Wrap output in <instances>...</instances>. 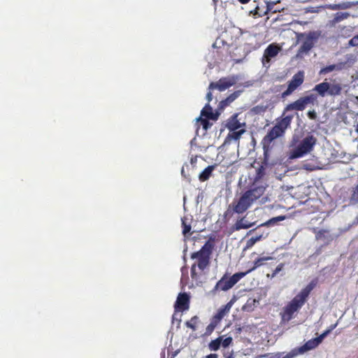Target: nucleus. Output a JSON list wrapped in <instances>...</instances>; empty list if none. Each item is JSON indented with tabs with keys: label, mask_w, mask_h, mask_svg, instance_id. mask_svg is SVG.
<instances>
[{
	"label": "nucleus",
	"mask_w": 358,
	"mask_h": 358,
	"mask_svg": "<svg viewBox=\"0 0 358 358\" xmlns=\"http://www.w3.org/2000/svg\"><path fill=\"white\" fill-rule=\"evenodd\" d=\"M317 94H310L300 97L285 107L282 115L276 118L275 125L268 131L262 141L265 152L271 148V144L275 139L282 137L286 130L290 128L294 115L287 113L292 110L303 111L308 104L314 105L317 102Z\"/></svg>",
	"instance_id": "1"
},
{
	"label": "nucleus",
	"mask_w": 358,
	"mask_h": 358,
	"mask_svg": "<svg viewBox=\"0 0 358 358\" xmlns=\"http://www.w3.org/2000/svg\"><path fill=\"white\" fill-rule=\"evenodd\" d=\"M315 285L316 282L311 281L282 308L280 313L281 324L288 323L295 317V315L308 301V296Z\"/></svg>",
	"instance_id": "2"
},
{
	"label": "nucleus",
	"mask_w": 358,
	"mask_h": 358,
	"mask_svg": "<svg viewBox=\"0 0 358 358\" xmlns=\"http://www.w3.org/2000/svg\"><path fill=\"white\" fill-rule=\"evenodd\" d=\"M216 238L217 236L215 234H210L208 241L201 248L191 255L192 259H196L197 260V262L193 264L191 267L190 273L192 279L197 278L196 266H198L201 271H203L209 265L210 257L215 246Z\"/></svg>",
	"instance_id": "3"
},
{
	"label": "nucleus",
	"mask_w": 358,
	"mask_h": 358,
	"mask_svg": "<svg viewBox=\"0 0 358 358\" xmlns=\"http://www.w3.org/2000/svg\"><path fill=\"white\" fill-rule=\"evenodd\" d=\"M317 143V138L313 135L305 137L300 143L289 152V159L301 158L310 152Z\"/></svg>",
	"instance_id": "4"
},
{
	"label": "nucleus",
	"mask_w": 358,
	"mask_h": 358,
	"mask_svg": "<svg viewBox=\"0 0 358 358\" xmlns=\"http://www.w3.org/2000/svg\"><path fill=\"white\" fill-rule=\"evenodd\" d=\"M336 324H333L330 327L329 329L324 331L322 334H320L318 337L315 338H312L308 341L304 345L302 346L293 349L291 352L288 353L289 355H293V358L298 355L303 354L307 351L315 349L323 341V339L329 334L330 332L336 327Z\"/></svg>",
	"instance_id": "5"
},
{
	"label": "nucleus",
	"mask_w": 358,
	"mask_h": 358,
	"mask_svg": "<svg viewBox=\"0 0 358 358\" xmlns=\"http://www.w3.org/2000/svg\"><path fill=\"white\" fill-rule=\"evenodd\" d=\"M245 275L246 273L243 272L236 273L230 277L226 273L217 281L211 292L215 294L218 291H227Z\"/></svg>",
	"instance_id": "6"
},
{
	"label": "nucleus",
	"mask_w": 358,
	"mask_h": 358,
	"mask_svg": "<svg viewBox=\"0 0 358 358\" xmlns=\"http://www.w3.org/2000/svg\"><path fill=\"white\" fill-rule=\"evenodd\" d=\"M342 87L340 84H331L328 82H322L316 85L313 91L316 92L320 96L324 97L327 95L337 96L341 92Z\"/></svg>",
	"instance_id": "7"
},
{
	"label": "nucleus",
	"mask_w": 358,
	"mask_h": 358,
	"mask_svg": "<svg viewBox=\"0 0 358 358\" xmlns=\"http://www.w3.org/2000/svg\"><path fill=\"white\" fill-rule=\"evenodd\" d=\"M304 81V74L303 71H299L295 73L292 79L288 81L287 88L281 94V97L285 99L291 95L297 88H299Z\"/></svg>",
	"instance_id": "8"
},
{
	"label": "nucleus",
	"mask_w": 358,
	"mask_h": 358,
	"mask_svg": "<svg viewBox=\"0 0 358 358\" xmlns=\"http://www.w3.org/2000/svg\"><path fill=\"white\" fill-rule=\"evenodd\" d=\"M236 83L234 77H223L217 82H211L208 86V90H218L220 92L224 91Z\"/></svg>",
	"instance_id": "9"
},
{
	"label": "nucleus",
	"mask_w": 358,
	"mask_h": 358,
	"mask_svg": "<svg viewBox=\"0 0 358 358\" xmlns=\"http://www.w3.org/2000/svg\"><path fill=\"white\" fill-rule=\"evenodd\" d=\"M266 187V185L252 183L250 187L245 192L248 194L250 201L254 203L262 196H263Z\"/></svg>",
	"instance_id": "10"
},
{
	"label": "nucleus",
	"mask_w": 358,
	"mask_h": 358,
	"mask_svg": "<svg viewBox=\"0 0 358 358\" xmlns=\"http://www.w3.org/2000/svg\"><path fill=\"white\" fill-rule=\"evenodd\" d=\"M280 50L281 47L275 43L268 45L265 49L262 57V62L263 65L265 66L266 64H269L271 59L276 57Z\"/></svg>",
	"instance_id": "11"
},
{
	"label": "nucleus",
	"mask_w": 358,
	"mask_h": 358,
	"mask_svg": "<svg viewBox=\"0 0 358 358\" xmlns=\"http://www.w3.org/2000/svg\"><path fill=\"white\" fill-rule=\"evenodd\" d=\"M253 203L250 201L248 194L244 192L234 205V210L237 213H243L246 211Z\"/></svg>",
	"instance_id": "12"
},
{
	"label": "nucleus",
	"mask_w": 358,
	"mask_h": 358,
	"mask_svg": "<svg viewBox=\"0 0 358 358\" xmlns=\"http://www.w3.org/2000/svg\"><path fill=\"white\" fill-rule=\"evenodd\" d=\"M189 308V296L185 293H180L175 303V308L178 311H185Z\"/></svg>",
	"instance_id": "13"
},
{
	"label": "nucleus",
	"mask_w": 358,
	"mask_h": 358,
	"mask_svg": "<svg viewBox=\"0 0 358 358\" xmlns=\"http://www.w3.org/2000/svg\"><path fill=\"white\" fill-rule=\"evenodd\" d=\"M238 117V114L234 113L227 120L225 127L229 131L238 130L245 127V123L240 122Z\"/></svg>",
	"instance_id": "14"
},
{
	"label": "nucleus",
	"mask_w": 358,
	"mask_h": 358,
	"mask_svg": "<svg viewBox=\"0 0 358 358\" xmlns=\"http://www.w3.org/2000/svg\"><path fill=\"white\" fill-rule=\"evenodd\" d=\"M245 132V128L238 130L229 131L224 140V144H230L231 141H238L241 136Z\"/></svg>",
	"instance_id": "15"
},
{
	"label": "nucleus",
	"mask_w": 358,
	"mask_h": 358,
	"mask_svg": "<svg viewBox=\"0 0 358 358\" xmlns=\"http://www.w3.org/2000/svg\"><path fill=\"white\" fill-rule=\"evenodd\" d=\"M314 33H310L299 49V53H306L312 49L314 45L313 40L315 38Z\"/></svg>",
	"instance_id": "16"
},
{
	"label": "nucleus",
	"mask_w": 358,
	"mask_h": 358,
	"mask_svg": "<svg viewBox=\"0 0 358 358\" xmlns=\"http://www.w3.org/2000/svg\"><path fill=\"white\" fill-rule=\"evenodd\" d=\"M231 307V304L230 302L227 303L224 306L219 308L216 314L211 319L219 324L222 318L229 312Z\"/></svg>",
	"instance_id": "17"
},
{
	"label": "nucleus",
	"mask_w": 358,
	"mask_h": 358,
	"mask_svg": "<svg viewBox=\"0 0 358 358\" xmlns=\"http://www.w3.org/2000/svg\"><path fill=\"white\" fill-rule=\"evenodd\" d=\"M240 93L239 92H234L229 95L225 99L222 100L219 103V109L223 110L227 106L230 105L236 99L238 98Z\"/></svg>",
	"instance_id": "18"
},
{
	"label": "nucleus",
	"mask_w": 358,
	"mask_h": 358,
	"mask_svg": "<svg viewBox=\"0 0 358 358\" xmlns=\"http://www.w3.org/2000/svg\"><path fill=\"white\" fill-rule=\"evenodd\" d=\"M316 238L322 241L325 244H328L333 241L334 236L329 231L322 230L317 232Z\"/></svg>",
	"instance_id": "19"
},
{
	"label": "nucleus",
	"mask_w": 358,
	"mask_h": 358,
	"mask_svg": "<svg viewBox=\"0 0 358 358\" xmlns=\"http://www.w3.org/2000/svg\"><path fill=\"white\" fill-rule=\"evenodd\" d=\"M201 115L204 116L210 120H217L218 115L214 113L213 112L212 108L210 106L208 103H207L205 107L202 109L201 112Z\"/></svg>",
	"instance_id": "20"
},
{
	"label": "nucleus",
	"mask_w": 358,
	"mask_h": 358,
	"mask_svg": "<svg viewBox=\"0 0 358 358\" xmlns=\"http://www.w3.org/2000/svg\"><path fill=\"white\" fill-rule=\"evenodd\" d=\"M266 166V162H262V164L256 169V174L254 178L253 183L259 184V181L266 174V171H265Z\"/></svg>",
	"instance_id": "21"
},
{
	"label": "nucleus",
	"mask_w": 358,
	"mask_h": 358,
	"mask_svg": "<svg viewBox=\"0 0 358 358\" xmlns=\"http://www.w3.org/2000/svg\"><path fill=\"white\" fill-rule=\"evenodd\" d=\"M215 168V165L207 166L199 176V179L201 182L208 180L212 175L213 171Z\"/></svg>",
	"instance_id": "22"
},
{
	"label": "nucleus",
	"mask_w": 358,
	"mask_h": 358,
	"mask_svg": "<svg viewBox=\"0 0 358 358\" xmlns=\"http://www.w3.org/2000/svg\"><path fill=\"white\" fill-rule=\"evenodd\" d=\"M273 258L272 257H259V258H257L255 262H254V265L253 266L248 269L247 271H245V273H246V275L250 272H252V271L255 270L257 268L262 266L264 264V262L266 261H268V260H271V259H273Z\"/></svg>",
	"instance_id": "23"
},
{
	"label": "nucleus",
	"mask_w": 358,
	"mask_h": 358,
	"mask_svg": "<svg viewBox=\"0 0 358 358\" xmlns=\"http://www.w3.org/2000/svg\"><path fill=\"white\" fill-rule=\"evenodd\" d=\"M263 226L264 225H258V227H256L255 229L250 230L248 233V235L254 234L252 236L253 237H259V241L262 240V238H265L266 237H267L268 233L262 231L261 227H263Z\"/></svg>",
	"instance_id": "24"
},
{
	"label": "nucleus",
	"mask_w": 358,
	"mask_h": 358,
	"mask_svg": "<svg viewBox=\"0 0 358 358\" xmlns=\"http://www.w3.org/2000/svg\"><path fill=\"white\" fill-rule=\"evenodd\" d=\"M199 322V317L195 315L192 317L189 321L185 322V325L187 327L190 328L193 331H196V324Z\"/></svg>",
	"instance_id": "25"
},
{
	"label": "nucleus",
	"mask_w": 358,
	"mask_h": 358,
	"mask_svg": "<svg viewBox=\"0 0 358 358\" xmlns=\"http://www.w3.org/2000/svg\"><path fill=\"white\" fill-rule=\"evenodd\" d=\"M221 342H222V337H219L215 340H213L209 343V348L211 350H214V351L217 350L221 345Z\"/></svg>",
	"instance_id": "26"
},
{
	"label": "nucleus",
	"mask_w": 358,
	"mask_h": 358,
	"mask_svg": "<svg viewBox=\"0 0 358 358\" xmlns=\"http://www.w3.org/2000/svg\"><path fill=\"white\" fill-rule=\"evenodd\" d=\"M217 324L218 323L211 319L210 323L207 326L203 335L206 336H210L213 332Z\"/></svg>",
	"instance_id": "27"
},
{
	"label": "nucleus",
	"mask_w": 358,
	"mask_h": 358,
	"mask_svg": "<svg viewBox=\"0 0 358 358\" xmlns=\"http://www.w3.org/2000/svg\"><path fill=\"white\" fill-rule=\"evenodd\" d=\"M338 69L339 68H338L337 65L331 64V65H329V66H327L321 69L319 73H320V75H325V74H327V73H329L334 70Z\"/></svg>",
	"instance_id": "28"
},
{
	"label": "nucleus",
	"mask_w": 358,
	"mask_h": 358,
	"mask_svg": "<svg viewBox=\"0 0 358 358\" xmlns=\"http://www.w3.org/2000/svg\"><path fill=\"white\" fill-rule=\"evenodd\" d=\"M209 119L208 118H203L202 117H199L197 119V121L200 122L201 125L202 126L203 129L205 131H207L209 127L212 125V124L209 122Z\"/></svg>",
	"instance_id": "29"
},
{
	"label": "nucleus",
	"mask_w": 358,
	"mask_h": 358,
	"mask_svg": "<svg viewBox=\"0 0 358 358\" xmlns=\"http://www.w3.org/2000/svg\"><path fill=\"white\" fill-rule=\"evenodd\" d=\"M259 241V237L252 236L250 238H249L247 241L246 245L243 250H247L251 248Z\"/></svg>",
	"instance_id": "30"
},
{
	"label": "nucleus",
	"mask_w": 358,
	"mask_h": 358,
	"mask_svg": "<svg viewBox=\"0 0 358 358\" xmlns=\"http://www.w3.org/2000/svg\"><path fill=\"white\" fill-rule=\"evenodd\" d=\"M285 219V216H278L275 217H273L266 222H264L263 224H275L278 221H282Z\"/></svg>",
	"instance_id": "31"
},
{
	"label": "nucleus",
	"mask_w": 358,
	"mask_h": 358,
	"mask_svg": "<svg viewBox=\"0 0 358 358\" xmlns=\"http://www.w3.org/2000/svg\"><path fill=\"white\" fill-rule=\"evenodd\" d=\"M350 199L355 203H358V185L354 188Z\"/></svg>",
	"instance_id": "32"
},
{
	"label": "nucleus",
	"mask_w": 358,
	"mask_h": 358,
	"mask_svg": "<svg viewBox=\"0 0 358 358\" xmlns=\"http://www.w3.org/2000/svg\"><path fill=\"white\" fill-rule=\"evenodd\" d=\"M285 264L283 263H280L277 266L275 269L273 271V273L271 274V278L275 277L282 269L283 268Z\"/></svg>",
	"instance_id": "33"
},
{
	"label": "nucleus",
	"mask_w": 358,
	"mask_h": 358,
	"mask_svg": "<svg viewBox=\"0 0 358 358\" xmlns=\"http://www.w3.org/2000/svg\"><path fill=\"white\" fill-rule=\"evenodd\" d=\"M349 45L352 46V47L358 46V34L353 36L349 41Z\"/></svg>",
	"instance_id": "34"
},
{
	"label": "nucleus",
	"mask_w": 358,
	"mask_h": 358,
	"mask_svg": "<svg viewBox=\"0 0 358 358\" xmlns=\"http://www.w3.org/2000/svg\"><path fill=\"white\" fill-rule=\"evenodd\" d=\"M192 225H183L182 234L185 237H187L190 235Z\"/></svg>",
	"instance_id": "35"
},
{
	"label": "nucleus",
	"mask_w": 358,
	"mask_h": 358,
	"mask_svg": "<svg viewBox=\"0 0 358 358\" xmlns=\"http://www.w3.org/2000/svg\"><path fill=\"white\" fill-rule=\"evenodd\" d=\"M232 342V338L231 337H227L224 338V340L222 339L221 344L223 347L226 348L229 346Z\"/></svg>",
	"instance_id": "36"
},
{
	"label": "nucleus",
	"mask_w": 358,
	"mask_h": 358,
	"mask_svg": "<svg viewBox=\"0 0 358 358\" xmlns=\"http://www.w3.org/2000/svg\"><path fill=\"white\" fill-rule=\"evenodd\" d=\"M307 115H308V118L312 120H315L317 117V113L314 110H309L307 113Z\"/></svg>",
	"instance_id": "37"
},
{
	"label": "nucleus",
	"mask_w": 358,
	"mask_h": 358,
	"mask_svg": "<svg viewBox=\"0 0 358 358\" xmlns=\"http://www.w3.org/2000/svg\"><path fill=\"white\" fill-rule=\"evenodd\" d=\"M348 16H349V14L348 13H341V15L340 16H337L336 17V20L340 21V20L347 18Z\"/></svg>",
	"instance_id": "38"
},
{
	"label": "nucleus",
	"mask_w": 358,
	"mask_h": 358,
	"mask_svg": "<svg viewBox=\"0 0 358 358\" xmlns=\"http://www.w3.org/2000/svg\"><path fill=\"white\" fill-rule=\"evenodd\" d=\"M252 225H234V230H239L241 229H248Z\"/></svg>",
	"instance_id": "39"
},
{
	"label": "nucleus",
	"mask_w": 358,
	"mask_h": 358,
	"mask_svg": "<svg viewBox=\"0 0 358 358\" xmlns=\"http://www.w3.org/2000/svg\"><path fill=\"white\" fill-rule=\"evenodd\" d=\"M212 91L213 90H208V92L206 94V99L208 102L211 101L213 99Z\"/></svg>",
	"instance_id": "40"
},
{
	"label": "nucleus",
	"mask_w": 358,
	"mask_h": 358,
	"mask_svg": "<svg viewBox=\"0 0 358 358\" xmlns=\"http://www.w3.org/2000/svg\"><path fill=\"white\" fill-rule=\"evenodd\" d=\"M276 3L275 2H268L267 3V10H271L274 6V5H275Z\"/></svg>",
	"instance_id": "41"
},
{
	"label": "nucleus",
	"mask_w": 358,
	"mask_h": 358,
	"mask_svg": "<svg viewBox=\"0 0 358 358\" xmlns=\"http://www.w3.org/2000/svg\"><path fill=\"white\" fill-rule=\"evenodd\" d=\"M206 358H217V354H210L206 357Z\"/></svg>",
	"instance_id": "42"
},
{
	"label": "nucleus",
	"mask_w": 358,
	"mask_h": 358,
	"mask_svg": "<svg viewBox=\"0 0 358 358\" xmlns=\"http://www.w3.org/2000/svg\"><path fill=\"white\" fill-rule=\"evenodd\" d=\"M250 0H238V1L243 4L248 3Z\"/></svg>",
	"instance_id": "43"
},
{
	"label": "nucleus",
	"mask_w": 358,
	"mask_h": 358,
	"mask_svg": "<svg viewBox=\"0 0 358 358\" xmlns=\"http://www.w3.org/2000/svg\"><path fill=\"white\" fill-rule=\"evenodd\" d=\"M282 358H293V355H289L288 354H287L285 356H284Z\"/></svg>",
	"instance_id": "44"
},
{
	"label": "nucleus",
	"mask_w": 358,
	"mask_h": 358,
	"mask_svg": "<svg viewBox=\"0 0 358 358\" xmlns=\"http://www.w3.org/2000/svg\"><path fill=\"white\" fill-rule=\"evenodd\" d=\"M242 221H243V220H239V221H237L236 224H243V223H242Z\"/></svg>",
	"instance_id": "45"
},
{
	"label": "nucleus",
	"mask_w": 358,
	"mask_h": 358,
	"mask_svg": "<svg viewBox=\"0 0 358 358\" xmlns=\"http://www.w3.org/2000/svg\"><path fill=\"white\" fill-rule=\"evenodd\" d=\"M357 131H358V128H357Z\"/></svg>",
	"instance_id": "46"
}]
</instances>
